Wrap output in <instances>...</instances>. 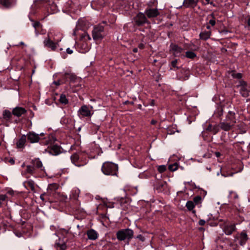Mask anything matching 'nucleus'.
Listing matches in <instances>:
<instances>
[{"mask_svg": "<svg viewBox=\"0 0 250 250\" xmlns=\"http://www.w3.org/2000/svg\"><path fill=\"white\" fill-rule=\"evenodd\" d=\"M118 170V167L117 165L110 162H104L102 167L103 173L106 175L116 176Z\"/></svg>", "mask_w": 250, "mask_h": 250, "instance_id": "1", "label": "nucleus"}, {"mask_svg": "<svg viewBox=\"0 0 250 250\" xmlns=\"http://www.w3.org/2000/svg\"><path fill=\"white\" fill-rule=\"evenodd\" d=\"M134 232L130 229H122L119 230L116 233L117 238L120 241L125 239L130 240L133 237Z\"/></svg>", "mask_w": 250, "mask_h": 250, "instance_id": "2", "label": "nucleus"}, {"mask_svg": "<svg viewBox=\"0 0 250 250\" xmlns=\"http://www.w3.org/2000/svg\"><path fill=\"white\" fill-rule=\"evenodd\" d=\"M105 35L104 26L100 24L95 26L92 31V37L94 40H102Z\"/></svg>", "mask_w": 250, "mask_h": 250, "instance_id": "3", "label": "nucleus"}, {"mask_svg": "<svg viewBox=\"0 0 250 250\" xmlns=\"http://www.w3.org/2000/svg\"><path fill=\"white\" fill-rule=\"evenodd\" d=\"M71 161L75 166L80 167L85 165L88 161L86 159L80 158L77 153H74L71 156Z\"/></svg>", "mask_w": 250, "mask_h": 250, "instance_id": "4", "label": "nucleus"}, {"mask_svg": "<svg viewBox=\"0 0 250 250\" xmlns=\"http://www.w3.org/2000/svg\"><path fill=\"white\" fill-rule=\"evenodd\" d=\"M43 135V133L38 134L34 132H29L26 136L27 140L30 143H36L39 142L41 140V137H42Z\"/></svg>", "mask_w": 250, "mask_h": 250, "instance_id": "5", "label": "nucleus"}, {"mask_svg": "<svg viewBox=\"0 0 250 250\" xmlns=\"http://www.w3.org/2000/svg\"><path fill=\"white\" fill-rule=\"evenodd\" d=\"M146 15L143 13L140 12L135 18V22L138 26L143 25L145 23H149V22L146 18Z\"/></svg>", "mask_w": 250, "mask_h": 250, "instance_id": "6", "label": "nucleus"}, {"mask_svg": "<svg viewBox=\"0 0 250 250\" xmlns=\"http://www.w3.org/2000/svg\"><path fill=\"white\" fill-rule=\"evenodd\" d=\"M78 113L80 118L89 117L93 115V113L91 112L86 105H82L79 109Z\"/></svg>", "mask_w": 250, "mask_h": 250, "instance_id": "7", "label": "nucleus"}, {"mask_svg": "<svg viewBox=\"0 0 250 250\" xmlns=\"http://www.w3.org/2000/svg\"><path fill=\"white\" fill-rule=\"evenodd\" d=\"M145 14L148 18H154L160 14L159 10L157 8L147 7L145 11Z\"/></svg>", "mask_w": 250, "mask_h": 250, "instance_id": "8", "label": "nucleus"}, {"mask_svg": "<svg viewBox=\"0 0 250 250\" xmlns=\"http://www.w3.org/2000/svg\"><path fill=\"white\" fill-rule=\"evenodd\" d=\"M246 83L244 81H240L239 84L237 86L240 87V92L242 96L244 97H248L249 95V91L246 88Z\"/></svg>", "mask_w": 250, "mask_h": 250, "instance_id": "9", "label": "nucleus"}, {"mask_svg": "<svg viewBox=\"0 0 250 250\" xmlns=\"http://www.w3.org/2000/svg\"><path fill=\"white\" fill-rule=\"evenodd\" d=\"M45 151L54 156L58 155L62 152L61 147L57 145H53L48 147L47 149H45Z\"/></svg>", "mask_w": 250, "mask_h": 250, "instance_id": "10", "label": "nucleus"}, {"mask_svg": "<svg viewBox=\"0 0 250 250\" xmlns=\"http://www.w3.org/2000/svg\"><path fill=\"white\" fill-rule=\"evenodd\" d=\"M43 44L45 46L50 48L52 51L55 50L57 46V43H55L51 40L49 36L44 39Z\"/></svg>", "mask_w": 250, "mask_h": 250, "instance_id": "11", "label": "nucleus"}, {"mask_svg": "<svg viewBox=\"0 0 250 250\" xmlns=\"http://www.w3.org/2000/svg\"><path fill=\"white\" fill-rule=\"evenodd\" d=\"M235 225L234 224L226 225L223 228L224 232L228 235L231 234L232 232L235 231Z\"/></svg>", "mask_w": 250, "mask_h": 250, "instance_id": "12", "label": "nucleus"}, {"mask_svg": "<svg viewBox=\"0 0 250 250\" xmlns=\"http://www.w3.org/2000/svg\"><path fill=\"white\" fill-rule=\"evenodd\" d=\"M32 165L36 168L39 169L41 171L44 172L45 169L43 167L42 162L39 158H35L32 160Z\"/></svg>", "mask_w": 250, "mask_h": 250, "instance_id": "13", "label": "nucleus"}, {"mask_svg": "<svg viewBox=\"0 0 250 250\" xmlns=\"http://www.w3.org/2000/svg\"><path fill=\"white\" fill-rule=\"evenodd\" d=\"M170 50L175 57L180 56L183 49L176 44H171L170 45Z\"/></svg>", "mask_w": 250, "mask_h": 250, "instance_id": "14", "label": "nucleus"}, {"mask_svg": "<svg viewBox=\"0 0 250 250\" xmlns=\"http://www.w3.org/2000/svg\"><path fill=\"white\" fill-rule=\"evenodd\" d=\"M234 125L229 122L224 120L223 122H221L219 124L220 127L223 130L228 131L230 130L233 126Z\"/></svg>", "mask_w": 250, "mask_h": 250, "instance_id": "15", "label": "nucleus"}, {"mask_svg": "<svg viewBox=\"0 0 250 250\" xmlns=\"http://www.w3.org/2000/svg\"><path fill=\"white\" fill-rule=\"evenodd\" d=\"M26 112V110L25 109L21 107H16L12 110V114L18 117L21 116L22 115Z\"/></svg>", "mask_w": 250, "mask_h": 250, "instance_id": "16", "label": "nucleus"}, {"mask_svg": "<svg viewBox=\"0 0 250 250\" xmlns=\"http://www.w3.org/2000/svg\"><path fill=\"white\" fill-rule=\"evenodd\" d=\"M239 240V243L241 246H244L247 242L248 237L246 232L242 231L237 238Z\"/></svg>", "mask_w": 250, "mask_h": 250, "instance_id": "17", "label": "nucleus"}, {"mask_svg": "<svg viewBox=\"0 0 250 250\" xmlns=\"http://www.w3.org/2000/svg\"><path fill=\"white\" fill-rule=\"evenodd\" d=\"M225 120L229 122L234 125L236 123L235 113L234 112L229 111Z\"/></svg>", "mask_w": 250, "mask_h": 250, "instance_id": "18", "label": "nucleus"}, {"mask_svg": "<svg viewBox=\"0 0 250 250\" xmlns=\"http://www.w3.org/2000/svg\"><path fill=\"white\" fill-rule=\"evenodd\" d=\"M26 136L22 135L16 143V146L18 148H23L26 143Z\"/></svg>", "mask_w": 250, "mask_h": 250, "instance_id": "19", "label": "nucleus"}, {"mask_svg": "<svg viewBox=\"0 0 250 250\" xmlns=\"http://www.w3.org/2000/svg\"><path fill=\"white\" fill-rule=\"evenodd\" d=\"M199 0H184L183 5L185 7H194L196 6Z\"/></svg>", "mask_w": 250, "mask_h": 250, "instance_id": "20", "label": "nucleus"}, {"mask_svg": "<svg viewBox=\"0 0 250 250\" xmlns=\"http://www.w3.org/2000/svg\"><path fill=\"white\" fill-rule=\"evenodd\" d=\"M87 235L90 240H96L98 238V234L95 230L91 229L87 231Z\"/></svg>", "mask_w": 250, "mask_h": 250, "instance_id": "21", "label": "nucleus"}, {"mask_svg": "<svg viewBox=\"0 0 250 250\" xmlns=\"http://www.w3.org/2000/svg\"><path fill=\"white\" fill-rule=\"evenodd\" d=\"M211 35V31L210 30L203 31L200 34V37L201 39L207 40L209 39Z\"/></svg>", "mask_w": 250, "mask_h": 250, "instance_id": "22", "label": "nucleus"}, {"mask_svg": "<svg viewBox=\"0 0 250 250\" xmlns=\"http://www.w3.org/2000/svg\"><path fill=\"white\" fill-rule=\"evenodd\" d=\"M80 190L78 189H75L71 191L70 194V199L77 200L79 197Z\"/></svg>", "mask_w": 250, "mask_h": 250, "instance_id": "23", "label": "nucleus"}, {"mask_svg": "<svg viewBox=\"0 0 250 250\" xmlns=\"http://www.w3.org/2000/svg\"><path fill=\"white\" fill-rule=\"evenodd\" d=\"M12 112L11 113L9 110H5L2 114L3 118L6 121H9L12 117Z\"/></svg>", "mask_w": 250, "mask_h": 250, "instance_id": "24", "label": "nucleus"}, {"mask_svg": "<svg viewBox=\"0 0 250 250\" xmlns=\"http://www.w3.org/2000/svg\"><path fill=\"white\" fill-rule=\"evenodd\" d=\"M13 0H0L1 4L4 7L8 8L11 5Z\"/></svg>", "mask_w": 250, "mask_h": 250, "instance_id": "25", "label": "nucleus"}, {"mask_svg": "<svg viewBox=\"0 0 250 250\" xmlns=\"http://www.w3.org/2000/svg\"><path fill=\"white\" fill-rule=\"evenodd\" d=\"M56 245L58 247H59L61 250H64L66 249L67 246L65 242L62 241L60 239H59V241L56 243Z\"/></svg>", "mask_w": 250, "mask_h": 250, "instance_id": "26", "label": "nucleus"}, {"mask_svg": "<svg viewBox=\"0 0 250 250\" xmlns=\"http://www.w3.org/2000/svg\"><path fill=\"white\" fill-rule=\"evenodd\" d=\"M26 171L27 173L34 174L36 172L35 168L33 166V165H28L26 167Z\"/></svg>", "mask_w": 250, "mask_h": 250, "instance_id": "27", "label": "nucleus"}, {"mask_svg": "<svg viewBox=\"0 0 250 250\" xmlns=\"http://www.w3.org/2000/svg\"><path fill=\"white\" fill-rule=\"evenodd\" d=\"M60 102L64 104H66L68 103V100L66 97V96L64 94H61L59 99Z\"/></svg>", "mask_w": 250, "mask_h": 250, "instance_id": "28", "label": "nucleus"}, {"mask_svg": "<svg viewBox=\"0 0 250 250\" xmlns=\"http://www.w3.org/2000/svg\"><path fill=\"white\" fill-rule=\"evenodd\" d=\"M58 188V185L56 183L50 184L48 185L47 190L51 191H55Z\"/></svg>", "mask_w": 250, "mask_h": 250, "instance_id": "29", "label": "nucleus"}, {"mask_svg": "<svg viewBox=\"0 0 250 250\" xmlns=\"http://www.w3.org/2000/svg\"><path fill=\"white\" fill-rule=\"evenodd\" d=\"M185 56L188 58L192 59L196 57V55L194 52L188 51L186 52Z\"/></svg>", "mask_w": 250, "mask_h": 250, "instance_id": "30", "label": "nucleus"}, {"mask_svg": "<svg viewBox=\"0 0 250 250\" xmlns=\"http://www.w3.org/2000/svg\"><path fill=\"white\" fill-rule=\"evenodd\" d=\"M186 206L189 210H193V209L195 207V205L193 202L191 201H188L186 203Z\"/></svg>", "mask_w": 250, "mask_h": 250, "instance_id": "31", "label": "nucleus"}, {"mask_svg": "<svg viewBox=\"0 0 250 250\" xmlns=\"http://www.w3.org/2000/svg\"><path fill=\"white\" fill-rule=\"evenodd\" d=\"M208 17H211V19H210L208 21V24L210 25H211L212 26H213L215 25V23H216V21H215V18H214V14L212 13L209 15H208Z\"/></svg>", "mask_w": 250, "mask_h": 250, "instance_id": "32", "label": "nucleus"}, {"mask_svg": "<svg viewBox=\"0 0 250 250\" xmlns=\"http://www.w3.org/2000/svg\"><path fill=\"white\" fill-rule=\"evenodd\" d=\"M168 169L172 171L176 170L178 169V165H177V164L176 163H174L173 164L170 165L168 166Z\"/></svg>", "mask_w": 250, "mask_h": 250, "instance_id": "33", "label": "nucleus"}, {"mask_svg": "<svg viewBox=\"0 0 250 250\" xmlns=\"http://www.w3.org/2000/svg\"><path fill=\"white\" fill-rule=\"evenodd\" d=\"M202 198L200 196H197L193 198V203L195 204H198L201 203Z\"/></svg>", "mask_w": 250, "mask_h": 250, "instance_id": "34", "label": "nucleus"}, {"mask_svg": "<svg viewBox=\"0 0 250 250\" xmlns=\"http://www.w3.org/2000/svg\"><path fill=\"white\" fill-rule=\"evenodd\" d=\"M231 75H232L233 78H235V79H241V78L242 77V75L240 73H234V72H233V73H232Z\"/></svg>", "mask_w": 250, "mask_h": 250, "instance_id": "35", "label": "nucleus"}, {"mask_svg": "<svg viewBox=\"0 0 250 250\" xmlns=\"http://www.w3.org/2000/svg\"><path fill=\"white\" fill-rule=\"evenodd\" d=\"M219 131V125H215L213 126L212 130L211 132H212L214 134H216Z\"/></svg>", "mask_w": 250, "mask_h": 250, "instance_id": "36", "label": "nucleus"}, {"mask_svg": "<svg viewBox=\"0 0 250 250\" xmlns=\"http://www.w3.org/2000/svg\"><path fill=\"white\" fill-rule=\"evenodd\" d=\"M158 170L160 173H163L166 170V167L165 165H161L158 166Z\"/></svg>", "mask_w": 250, "mask_h": 250, "instance_id": "37", "label": "nucleus"}, {"mask_svg": "<svg viewBox=\"0 0 250 250\" xmlns=\"http://www.w3.org/2000/svg\"><path fill=\"white\" fill-rule=\"evenodd\" d=\"M7 196L4 194H0V207H1L3 202L5 201Z\"/></svg>", "mask_w": 250, "mask_h": 250, "instance_id": "38", "label": "nucleus"}, {"mask_svg": "<svg viewBox=\"0 0 250 250\" xmlns=\"http://www.w3.org/2000/svg\"><path fill=\"white\" fill-rule=\"evenodd\" d=\"M177 62H178V61L177 59H175L173 61H172L171 62V65L172 67L173 68H176L177 69H178V67H177Z\"/></svg>", "mask_w": 250, "mask_h": 250, "instance_id": "39", "label": "nucleus"}, {"mask_svg": "<svg viewBox=\"0 0 250 250\" xmlns=\"http://www.w3.org/2000/svg\"><path fill=\"white\" fill-rule=\"evenodd\" d=\"M28 185L30 187V188H31V189L32 190H34V188H35L34 183L32 181H28Z\"/></svg>", "mask_w": 250, "mask_h": 250, "instance_id": "40", "label": "nucleus"}, {"mask_svg": "<svg viewBox=\"0 0 250 250\" xmlns=\"http://www.w3.org/2000/svg\"><path fill=\"white\" fill-rule=\"evenodd\" d=\"M136 238L138 239L142 242H144L145 241V238L143 235L140 234L136 236Z\"/></svg>", "mask_w": 250, "mask_h": 250, "instance_id": "41", "label": "nucleus"}, {"mask_svg": "<svg viewBox=\"0 0 250 250\" xmlns=\"http://www.w3.org/2000/svg\"><path fill=\"white\" fill-rule=\"evenodd\" d=\"M40 26V23L39 21H36L33 23V26L35 28L36 30L37 28L39 27Z\"/></svg>", "mask_w": 250, "mask_h": 250, "instance_id": "42", "label": "nucleus"}, {"mask_svg": "<svg viewBox=\"0 0 250 250\" xmlns=\"http://www.w3.org/2000/svg\"><path fill=\"white\" fill-rule=\"evenodd\" d=\"M206 221L203 219H201L199 220L198 224L200 226H204L205 224Z\"/></svg>", "mask_w": 250, "mask_h": 250, "instance_id": "43", "label": "nucleus"}, {"mask_svg": "<svg viewBox=\"0 0 250 250\" xmlns=\"http://www.w3.org/2000/svg\"><path fill=\"white\" fill-rule=\"evenodd\" d=\"M66 52L69 54H71L73 52V50L72 49H71L70 48H67L66 49Z\"/></svg>", "mask_w": 250, "mask_h": 250, "instance_id": "44", "label": "nucleus"}, {"mask_svg": "<svg viewBox=\"0 0 250 250\" xmlns=\"http://www.w3.org/2000/svg\"><path fill=\"white\" fill-rule=\"evenodd\" d=\"M212 127L213 126L211 125H209L207 128V130L211 132Z\"/></svg>", "mask_w": 250, "mask_h": 250, "instance_id": "45", "label": "nucleus"}, {"mask_svg": "<svg viewBox=\"0 0 250 250\" xmlns=\"http://www.w3.org/2000/svg\"><path fill=\"white\" fill-rule=\"evenodd\" d=\"M46 194L45 193H43V194H42L41 195H40V199L42 201H45V199L44 198V196Z\"/></svg>", "mask_w": 250, "mask_h": 250, "instance_id": "46", "label": "nucleus"}, {"mask_svg": "<svg viewBox=\"0 0 250 250\" xmlns=\"http://www.w3.org/2000/svg\"><path fill=\"white\" fill-rule=\"evenodd\" d=\"M65 74L66 75H68V76H69L70 78H71L72 79H73V78L74 77V76H73V75L72 74H70V73H66Z\"/></svg>", "mask_w": 250, "mask_h": 250, "instance_id": "47", "label": "nucleus"}, {"mask_svg": "<svg viewBox=\"0 0 250 250\" xmlns=\"http://www.w3.org/2000/svg\"><path fill=\"white\" fill-rule=\"evenodd\" d=\"M214 154L216 157H219L221 156V153L219 152H215Z\"/></svg>", "mask_w": 250, "mask_h": 250, "instance_id": "48", "label": "nucleus"}, {"mask_svg": "<svg viewBox=\"0 0 250 250\" xmlns=\"http://www.w3.org/2000/svg\"><path fill=\"white\" fill-rule=\"evenodd\" d=\"M84 37H86V38H87V39L88 40H91V38H90V36H89L88 34H87V33H85V36H84Z\"/></svg>", "mask_w": 250, "mask_h": 250, "instance_id": "49", "label": "nucleus"}, {"mask_svg": "<svg viewBox=\"0 0 250 250\" xmlns=\"http://www.w3.org/2000/svg\"><path fill=\"white\" fill-rule=\"evenodd\" d=\"M138 47L140 49H143L144 47V44L143 43H140L139 44Z\"/></svg>", "mask_w": 250, "mask_h": 250, "instance_id": "50", "label": "nucleus"}, {"mask_svg": "<svg viewBox=\"0 0 250 250\" xmlns=\"http://www.w3.org/2000/svg\"><path fill=\"white\" fill-rule=\"evenodd\" d=\"M9 162L12 164V165H13L15 163V161L14 159H11L10 160H9Z\"/></svg>", "mask_w": 250, "mask_h": 250, "instance_id": "51", "label": "nucleus"}, {"mask_svg": "<svg viewBox=\"0 0 250 250\" xmlns=\"http://www.w3.org/2000/svg\"><path fill=\"white\" fill-rule=\"evenodd\" d=\"M157 123V121L154 120H152L151 121V124L152 125H155V124H156Z\"/></svg>", "mask_w": 250, "mask_h": 250, "instance_id": "52", "label": "nucleus"}, {"mask_svg": "<svg viewBox=\"0 0 250 250\" xmlns=\"http://www.w3.org/2000/svg\"><path fill=\"white\" fill-rule=\"evenodd\" d=\"M133 52L134 53H136L138 52V49L137 48H134L133 49Z\"/></svg>", "mask_w": 250, "mask_h": 250, "instance_id": "53", "label": "nucleus"}, {"mask_svg": "<svg viewBox=\"0 0 250 250\" xmlns=\"http://www.w3.org/2000/svg\"><path fill=\"white\" fill-rule=\"evenodd\" d=\"M247 23L249 26H250V18H249L247 21Z\"/></svg>", "mask_w": 250, "mask_h": 250, "instance_id": "54", "label": "nucleus"}, {"mask_svg": "<svg viewBox=\"0 0 250 250\" xmlns=\"http://www.w3.org/2000/svg\"><path fill=\"white\" fill-rule=\"evenodd\" d=\"M55 84L57 85H59L60 84V82L59 81H58V82H54Z\"/></svg>", "mask_w": 250, "mask_h": 250, "instance_id": "55", "label": "nucleus"}, {"mask_svg": "<svg viewBox=\"0 0 250 250\" xmlns=\"http://www.w3.org/2000/svg\"><path fill=\"white\" fill-rule=\"evenodd\" d=\"M7 193L10 195H13L14 192H13V191H8Z\"/></svg>", "mask_w": 250, "mask_h": 250, "instance_id": "56", "label": "nucleus"}, {"mask_svg": "<svg viewBox=\"0 0 250 250\" xmlns=\"http://www.w3.org/2000/svg\"><path fill=\"white\" fill-rule=\"evenodd\" d=\"M207 28L208 30H210V27L209 25H207Z\"/></svg>", "mask_w": 250, "mask_h": 250, "instance_id": "57", "label": "nucleus"}, {"mask_svg": "<svg viewBox=\"0 0 250 250\" xmlns=\"http://www.w3.org/2000/svg\"><path fill=\"white\" fill-rule=\"evenodd\" d=\"M20 44H21V45H24V43L23 42H20Z\"/></svg>", "mask_w": 250, "mask_h": 250, "instance_id": "58", "label": "nucleus"}, {"mask_svg": "<svg viewBox=\"0 0 250 250\" xmlns=\"http://www.w3.org/2000/svg\"><path fill=\"white\" fill-rule=\"evenodd\" d=\"M159 186L161 187H162L163 186V184H159Z\"/></svg>", "mask_w": 250, "mask_h": 250, "instance_id": "59", "label": "nucleus"}, {"mask_svg": "<svg viewBox=\"0 0 250 250\" xmlns=\"http://www.w3.org/2000/svg\"><path fill=\"white\" fill-rule=\"evenodd\" d=\"M208 3H209V1H210V0H205Z\"/></svg>", "mask_w": 250, "mask_h": 250, "instance_id": "60", "label": "nucleus"}, {"mask_svg": "<svg viewBox=\"0 0 250 250\" xmlns=\"http://www.w3.org/2000/svg\"><path fill=\"white\" fill-rule=\"evenodd\" d=\"M237 197H238V196H237V195H236V194H235V198H237Z\"/></svg>", "mask_w": 250, "mask_h": 250, "instance_id": "61", "label": "nucleus"}, {"mask_svg": "<svg viewBox=\"0 0 250 250\" xmlns=\"http://www.w3.org/2000/svg\"><path fill=\"white\" fill-rule=\"evenodd\" d=\"M222 109H221V114H220V115H221V114H222Z\"/></svg>", "mask_w": 250, "mask_h": 250, "instance_id": "62", "label": "nucleus"}]
</instances>
